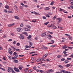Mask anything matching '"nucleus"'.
<instances>
[{"instance_id": "nucleus-1", "label": "nucleus", "mask_w": 73, "mask_h": 73, "mask_svg": "<svg viewBox=\"0 0 73 73\" xmlns=\"http://www.w3.org/2000/svg\"><path fill=\"white\" fill-rule=\"evenodd\" d=\"M19 38L21 40H24L25 39L24 36L22 34H20V36H19Z\"/></svg>"}, {"instance_id": "nucleus-2", "label": "nucleus", "mask_w": 73, "mask_h": 73, "mask_svg": "<svg viewBox=\"0 0 73 73\" xmlns=\"http://www.w3.org/2000/svg\"><path fill=\"white\" fill-rule=\"evenodd\" d=\"M60 72H62V73H71L70 72H69L67 71H65V70H60Z\"/></svg>"}, {"instance_id": "nucleus-3", "label": "nucleus", "mask_w": 73, "mask_h": 73, "mask_svg": "<svg viewBox=\"0 0 73 73\" xmlns=\"http://www.w3.org/2000/svg\"><path fill=\"white\" fill-rule=\"evenodd\" d=\"M17 30L18 32H21L23 31V29H22V28H18L17 29Z\"/></svg>"}, {"instance_id": "nucleus-4", "label": "nucleus", "mask_w": 73, "mask_h": 73, "mask_svg": "<svg viewBox=\"0 0 73 73\" xmlns=\"http://www.w3.org/2000/svg\"><path fill=\"white\" fill-rule=\"evenodd\" d=\"M14 69L16 71V72H17V73L20 72V70H19V68H17L16 67H14Z\"/></svg>"}, {"instance_id": "nucleus-5", "label": "nucleus", "mask_w": 73, "mask_h": 73, "mask_svg": "<svg viewBox=\"0 0 73 73\" xmlns=\"http://www.w3.org/2000/svg\"><path fill=\"white\" fill-rule=\"evenodd\" d=\"M24 30L26 32H27V31L29 32V31H31V30H30V29H28L26 27H25L24 28Z\"/></svg>"}, {"instance_id": "nucleus-6", "label": "nucleus", "mask_w": 73, "mask_h": 73, "mask_svg": "<svg viewBox=\"0 0 73 73\" xmlns=\"http://www.w3.org/2000/svg\"><path fill=\"white\" fill-rule=\"evenodd\" d=\"M41 36L42 37H45V36H46V32H45L41 34Z\"/></svg>"}, {"instance_id": "nucleus-7", "label": "nucleus", "mask_w": 73, "mask_h": 73, "mask_svg": "<svg viewBox=\"0 0 73 73\" xmlns=\"http://www.w3.org/2000/svg\"><path fill=\"white\" fill-rule=\"evenodd\" d=\"M57 20L59 21V22H61L62 21V18H57Z\"/></svg>"}, {"instance_id": "nucleus-8", "label": "nucleus", "mask_w": 73, "mask_h": 73, "mask_svg": "<svg viewBox=\"0 0 73 73\" xmlns=\"http://www.w3.org/2000/svg\"><path fill=\"white\" fill-rule=\"evenodd\" d=\"M52 29H57V27L54 26V25L53 26H52Z\"/></svg>"}, {"instance_id": "nucleus-9", "label": "nucleus", "mask_w": 73, "mask_h": 73, "mask_svg": "<svg viewBox=\"0 0 73 73\" xmlns=\"http://www.w3.org/2000/svg\"><path fill=\"white\" fill-rule=\"evenodd\" d=\"M14 17L15 19H16L17 20H20V18L17 16H14Z\"/></svg>"}, {"instance_id": "nucleus-10", "label": "nucleus", "mask_w": 73, "mask_h": 73, "mask_svg": "<svg viewBox=\"0 0 73 73\" xmlns=\"http://www.w3.org/2000/svg\"><path fill=\"white\" fill-rule=\"evenodd\" d=\"M66 48H67V46L66 45H64L63 46L62 49H66Z\"/></svg>"}, {"instance_id": "nucleus-11", "label": "nucleus", "mask_w": 73, "mask_h": 73, "mask_svg": "<svg viewBox=\"0 0 73 73\" xmlns=\"http://www.w3.org/2000/svg\"><path fill=\"white\" fill-rule=\"evenodd\" d=\"M48 72H49V73H50V72L52 73V72H53V70L52 69L49 70H48Z\"/></svg>"}, {"instance_id": "nucleus-12", "label": "nucleus", "mask_w": 73, "mask_h": 73, "mask_svg": "<svg viewBox=\"0 0 73 73\" xmlns=\"http://www.w3.org/2000/svg\"><path fill=\"white\" fill-rule=\"evenodd\" d=\"M15 25V23H13L9 25H8V27H11V26H13V25Z\"/></svg>"}, {"instance_id": "nucleus-13", "label": "nucleus", "mask_w": 73, "mask_h": 73, "mask_svg": "<svg viewBox=\"0 0 73 73\" xmlns=\"http://www.w3.org/2000/svg\"><path fill=\"white\" fill-rule=\"evenodd\" d=\"M32 38V35H29L28 37H27L28 39H30L31 38Z\"/></svg>"}, {"instance_id": "nucleus-14", "label": "nucleus", "mask_w": 73, "mask_h": 73, "mask_svg": "<svg viewBox=\"0 0 73 73\" xmlns=\"http://www.w3.org/2000/svg\"><path fill=\"white\" fill-rule=\"evenodd\" d=\"M44 9L45 10H49L50 9V8L48 7H46L44 8Z\"/></svg>"}, {"instance_id": "nucleus-15", "label": "nucleus", "mask_w": 73, "mask_h": 73, "mask_svg": "<svg viewBox=\"0 0 73 73\" xmlns=\"http://www.w3.org/2000/svg\"><path fill=\"white\" fill-rule=\"evenodd\" d=\"M13 62L15 63H18V62H19V61L17 60H14Z\"/></svg>"}, {"instance_id": "nucleus-16", "label": "nucleus", "mask_w": 73, "mask_h": 73, "mask_svg": "<svg viewBox=\"0 0 73 73\" xmlns=\"http://www.w3.org/2000/svg\"><path fill=\"white\" fill-rule=\"evenodd\" d=\"M46 16L47 17H48V18H49V17H50V15L48 14H47L46 15Z\"/></svg>"}, {"instance_id": "nucleus-17", "label": "nucleus", "mask_w": 73, "mask_h": 73, "mask_svg": "<svg viewBox=\"0 0 73 73\" xmlns=\"http://www.w3.org/2000/svg\"><path fill=\"white\" fill-rule=\"evenodd\" d=\"M48 56V54H45L44 56H43V58H45V57H46V56Z\"/></svg>"}, {"instance_id": "nucleus-18", "label": "nucleus", "mask_w": 73, "mask_h": 73, "mask_svg": "<svg viewBox=\"0 0 73 73\" xmlns=\"http://www.w3.org/2000/svg\"><path fill=\"white\" fill-rule=\"evenodd\" d=\"M59 68H60L61 69H62V68H64V66H61V65H59Z\"/></svg>"}, {"instance_id": "nucleus-19", "label": "nucleus", "mask_w": 73, "mask_h": 73, "mask_svg": "<svg viewBox=\"0 0 73 73\" xmlns=\"http://www.w3.org/2000/svg\"><path fill=\"white\" fill-rule=\"evenodd\" d=\"M32 21L33 23H36V22H37V21L35 20H32Z\"/></svg>"}, {"instance_id": "nucleus-20", "label": "nucleus", "mask_w": 73, "mask_h": 73, "mask_svg": "<svg viewBox=\"0 0 73 73\" xmlns=\"http://www.w3.org/2000/svg\"><path fill=\"white\" fill-rule=\"evenodd\" d=\"M53 25H54L53 24H52L51 25H48V28H50V27H52V26H53Z\"/></svg>"}, {"instance_id": "nucleus-21", "label": "nucleus", "mask_w": 73, "mask_h": 73, "mask_svg": "<svg viewBox=\"0 0 73 73\" xmlns=\"http://www.w3.org/2000/svg\"><path fill=\"white\" fill-rule=\"evenodd\" d=\"M44 60V58H40V62H42V61H43Z\"/></svg>"}, {"instance_id": "nucleus-22", "label": "nucleus", "mask_w": 73, "mask_h": 73, "mask_svg": "<svg viewBox=\"0 0 73 73\" xmlns=\"http://www.w3.org/2000/svg\"><path fill=\"white\" fill-rule=\"evenodd\" d=\"M29 43L30 45L31 46H32L33 45V44H32V43L31 42H29Z\"/></svg>"}, {"instance_id": "nucleus-23", "label": "nucleus", "mask_w": 73, "mask_h": 73, "mask_svg": "<svg viewBox=\"0 0 73 73\" xmlns=\"http://www.w3.org/2000/svg\"><path fill=\"white\" fill-rule=\"evenodd\" d=\"M49 24V22H47L44 23V24L45 25H47V24Z\"/></svg>"}, {"instance_id": "nucleus-24", "label": "nucleus", "mask_w": 73, "mask_h": 73, "mask_svg": "<svg viewBox=\"0 0 73 73\" xmlns=\"http://www.w3.org/2000/svg\"><path fill=\"white\" fill-rule=\"evenodd\" d=\"M48 37H50V38H53V36H52L50 35H48Z\"/></svg>"}, {"instance_id": "nucleus-25", "label": "nucleus", "mask_w": 73, "mask_h": 73, "mask_svg": "<svg viewBox=\"0 0 73 73\" xmlns=\"http://www.w3.org/2000/svg\"><path fill=\"white\" fill-rule=\"evenodd\" d=\"M70 66V64H68L66 65V66L67 67H69V66Z\"/></svg>"}, {"instance_id": "nucleus-26", "label": "nucleus", "mask_w": 73, "mask_h": 73, "mask_svg": "<svg viewBox=\"0 0 73 73\" xmlns=\"http://www.w3.org/2000/svg\"><path fill=\"white\" fill-rule=\"evenodd\" d=\"M54 3V2L52 1L51 2L50 5H53Z\"/></svg>"}, {"instance_id": "nucleus-27", "label": "nucleus", "mask_w": 73, "mask_h": 73, "mask_svg": "<svg viewBox=\"0 0 73 73\" xmlns=\"http://www.w3.org/2000/svg\"><path fill=\"white\" fill-rule=\"evenodd\" d=\"M68 55H69V54H65L63 55L64 57H66V56H67Z\"/></svg>"}, {"instance_id": "nucleus-28", "label": "nucleus", "mask_w": 73, "mask_h": 73, "mask_svg": "<svg viewBox=\"0 0 73 73\" xmlns=\"http://www.w3.org/2000/svg\"><path fill=\"white\" fill-rule=\"evenodd\" d=\"M5 8L7 9H9V6H5Z\"/></svg>"}, {"instance_id": "nucleus-29", "label": "nucleus", "mask_w": 73, "mask_h": 73, "mask_svg": "<svg viewBox=\"0 0 73 73\" xmlns=\"http://www.w3.org/2000/svg\"><path fill=\"white\" fill-rule=\"evenodd\" d=\"M68 60H65L64 61V63L65 64H67V63H68Z\"/></svg>"}, {"instance_id": "nucleus-30", "label": "nucleus", "mask_w": 73, "mask_h": 73, "mask_svg": "<svg viewBox=\"0 0 73 73\" xmlns=\"http://www.w3.org/2000/svg\"><path fill=\"white\" fill-rule=\"evenodd\" d=\"M62 57V56L61 55H59L57 56V57L58 58H60V57Z\"/></svg>"}, {"instance_id": "nucleus-31", "label": "nucleus", "mask_w": 73, "mask_h": 73, "mask_svg": "<svg viewBox=\"0 0 73 73\" xmlns=\"http://www.w3.org/2000/svg\"><path fill=\"white\" fill-rule=\"evenodd\" d=\"M68 49H72L73 48V47H68Z\"/></svg>"}, {"instance_id": "nucleus-32", "label": "nucleus", "mask_w": 73, "mask_h": 73, "mask_svg": "<svg viewBox=\"0 0 73 73\" xmlns=\"http://www.w3.org/2000/svg\"><path fill=\"white\" fill-rule=\"evenodd\" d=\"M14 57L15 58H17V57H19V55H16Z\"/></svg>"}, {"instance_id": "nucleus-33", "label": "nucleus", "mask_w": 73, "mask_h": 73, "mask_svg": "<svg viewBox=\"0 0 73 73\" xmlns=\"http://www.w3.org/2000/svg\"><path fill=\"white\" fill-rule=\"evenodd\" d=\"M36 61L37 62H39V61H40V58H39L38 59H37L36 60Z\"/></svg>"}, {"instance_id": "nucleus-34", "label": "nucleus", "mask_w": 73, "mask_h": 73, "mask_svg": "<svg viewBox=\"0 0 73 73\" xmlns=\"http://www.w3.org/2000/svg\"><path fill=\"white\" fill-rule=\"evenodd\" d=\"M17 54V52H14L13 54V55H16V54Z\"/></svg>"}, {"instance_id": "nucleus-35", "label": "nucleus", "mask_w": 73, "mask_h": 73, "mask_svg": "<svg viewBox=\"0 0 73 73\" xmlns=\"http://www.w3.org/2000/svg\"><path fill=\"white\" fill-rule=\"evenodd\" d=\"M69 57H71V58H73V53H72V55L70 56H69Z\"/></svg>"}, {"instance_id": "nucleus-36", "label": "nucleus", "mask_w": 73, "mask_h": 73, "mask_svg": "<svg viewBox=\"0 0 73 73\" xmlns=\"http://www.w3.org/2000/svg\"><path fill=\"white\" fill-rule=\"evenodd\" d=\"M61 60L62 61H64L65 60V58H62L61 59Z\"/></svg>"}, {"instance_id": "nucleus-37", "label": "nucleus", "mask_w": 73, "mask_h": 73, "mask_svg": "<svg viewBox=\"0 0 73 73\" xmlns=\"http://www.w3.org/2000/svg\"><path fill=\"white\" fill-rule=\"evenodd\" d=\"M3 12H5V13H7V12H8V11H7V10H5L3 11Z\"/></svg>"}, {"instance_id": "nucleus-38", "label": "nucleus", "mask_w": 73, "mask_h": 73, "mask_svg": "<svg viewBox=\"0 0 73 73\" xmlns=\"http://www.w3.org/2000/svg\"><path fill=\"white\" fill-rule=\"evenodd\" d=\"M67 60H72V58H67Z\"/></svg>"}, {"instance_id": "nucleus-39", "label": "nucleus", "mask_w": 73, "mask_h": 73, "mask_svg": "<svg viewBox=\"0 0 73 73\" xmlns=\"http://www.w3.org/2000/svg\"><path fill=\"white\" fill-rule=\"evenodd\" d=\"M29 72L31 73L32 72V70H29Z\"/></svg>"}, {"instance_id": "nucleus-40", "label": "nucleus", "mask_w": 73, "mask_h": 73, "mask_svg": "<svg viewBox=\"0 0 73 73\" xmlns=\"http://www.w3.org/2000/svg\"><path fill=\"white\" fill-rule=\"evenodd\" d=\"M0 69H1L2 70H3L4 71H5V69L1 67H0Z\"/></svg>"}, {"instance_id": "nucleus-41", "label": "nucleus", "mask_w": 73, "mask_h": 73, "mask_svg": "<svg viewBox=\"0 0 73 73\" xmlns=\"http://www.w3.org/2000/svg\"><path fill=\"white\" fill-rule=\"evenodd\" d=\"M27 28H28L31 29V26L29 25H27Z\"/></svg>"}, {"instance_id": "nucleus-42", "label": "nucleus", "mask_w": 73, "mask_h": 73, "mask_svg": "<svg viewBox=\"0 0 73 73\" xmlns=\"http://www.w3.org/2000/svg\"><path fill=\"white\" fill-rule=\"evenodd\" d=\"M8 72H9V73H11V70H7Z\"/></svg>"}, {"instance_id": "nucleus-43", "label": "nucleus", "mask_w": 73, "mask_h": 73, "mask_svg": "<svg viewBox=\"0 0 73 73\" xmlns=\"http://www.w3.org/2000/svg\"><path fill=\"white\" fill-rule=\"evenodd\" d=\"M42 18L43 19H44V20H46V18L45 17L43 16L42 17Z\"/></svg>"}, {"instance_id": "nucleus-44", "label": "nucleus", "mask_w": 73, "mask_h": 73, "mask_svg": "<svg viewBox=\"0 0 73 73\" xmlns=\"http://www.w3.org/2000/svg\"><path fill=\"white\" fill-rule=\"evenodd\" d=\"M56 17L55 16H54L53 18V20H56Z\"/></svg>"}, {"instance_id": "nucleus-45", "label": "nucleus", "mask_w": 73, "mask_h": 73, "mask_svg": "<svg viewBox=\"0 0 73 73\" xmlns=\"http://www.w3.org/2000/svg\"><path fill=\"white\" fill-rule=\"evenodd\" d=\"M17 46H20V44L19 43H17Z\"/></svg>"}, {"instance_id": "nucleus-46", "label": "nucleus", "mask_w": 73, "mask_h": 73, "mask_svg": "<svg viewBox=\"0 0 73 73\" xmlns=\"http://www.w3.org/2000/svg\"><path fill=\"white\" fill-rule=\"evenodd\" d=\"M11 72L12 73H16V72L14 71V70H12Z\"/></svg>"}, {"instance_id": "nucleus-47", "label": "nucleus", "mask_w": 73, "mask_h": 73, "mask_svg": "<svg viewBox=\"0 0 73 73\" xmlns=\"http://www.w3.org/2000/svg\"><path fill=\"white\" fill-rule=\"evenodd\" d=\"M19 69H20V70H22V68H21V67L20 66L19 67Z\"/></svg>"}, {"instance_id": "nucleus-48", "label": "nucleus", "mask_w": 73, "mask_h": 73, "mask_svg": "<svg viewBox=\"0 0 73 73\" xmlns=\"http://www.w3.org/2000/svg\"><path fill=\"white\" fill-rule=\"evenodd\" d=\"M8 69H9L8 70H13L11 68H10V67H9L8 68Z\"/></svg>"}, {"instance_id": "nucleus-49", "label": "nucleus", "mask_w": 73, "mask_h": 73, "mask_svg": "<svg viewBox=\"0 0 73 73\" xmlns=\"http://www.w3.org/2000/svg\"><path fill=\"white\" fill-rule=\"evenodd\" d=\"M12 50V49L11 48H9L8 49V50L9 51H11V50Z\"/></svg>"}, {"instance_id": "nucleus-50", "label": "nucleus", "mask_w": 73, "mask_h": 73, "mask_svg": "<svg viewBox=\"0 0 73 73\" xmlns=\"http://www.w3.org/2000/svg\"><path fill=\"white\" fill-rule=\"evenodd\" d=\"M48 13L50 15H53V13H51V12H49Z\"/></svg>"}, {"instance_id": "nucleus-51", "label": "nucleus", "mask_w": 73, "mask_h": 73, "mask_svg": "<svg viewBox=\"0 0 73 73\" xmlns=\"http://www.w3.org/2000/svg\"><path fill=\"white\" fill-rule=\"evenodd\" d=\"M36 66L34 67V68H33L34 70H36Z\"/></svg>"}, {"instance_id": "nucleus-52", "label": "nucleus", "mask_w": 73, "mask_h": 73, "mask_svg": "<svg viewBox=\"0 0 73 73\" xmlns=\"http://www.w3.org/2000/svg\"><path fill=\"white\" fill-rule=\"evenodd\" d=\"M20 26L21 27H23V23H21Z\"/></svg>"}, {"instance_id": "nucleus-53", "label": "nucleus", "mask_w": 73, "mask_h": 73, "mask_svg": "<svg viewBox=\"0 0 73 73\" xmlns=\"http://www.w3.org/2000/svg\"><path fill=\"white\" fill-rule=\"evenodd\" d=\"M40 73H43V72H44V71H43V70H40Z\"/></svg>"}, {"instance_id": "nucleus-54", "label": "nucleus", "mask_w": 73, "mask_h": 73, "mask_svg": "<svg viewBox=\"0 0 73 73\" xmlns=\"http://www.w3.org/2000/svg\"><path fill=\"white\" fill-rule=\"evenodd\" d=\"M70 40H72V37H69L68 38Z\"/></svg>"}, {"instance_id": "nucleus-55", "label": "nucleus", "mask_w": 73, "mask_h": 73, "mask_svg": "<svg viewBox=\"0 0 73 73\" xmlns=\"http://www.w3.org/2000/svg\"><path fill=\"white\" fill-rule=\"evenodd\" d=\"M34 59H35V58H33V57H32L31 58V60H32V61L34 60Z\"/></svg>"}, {"instance_id": "nucleus-56", "label": "nucleus", "mask_w": 73, "mask_h": 73, "mask_svg": "<svg viewBox=\"0 0 73 73\" xmlns=\"http://www.w3.org/2000/svg\"><path fill=\"white\" fill-rule=\"evenodd\" d=\"M49 33H50V35H53V33L52 32H48Z\"/></svg>"}, {"instance_id": "nucleus-57", "label": "nucleus", "mask_w": 73, "mask_h": 73, "mask_svg": "<svg viewBox=\"0 0 73 73\" xmlns=\"http://www.w3.org/2000/svg\"><path fill=\"white\" fill-rule=\"evenodd\" d=\"M23 7H26V8H27L28 6L27 5H24V6H23Z\"/></svg>"}, {"instance_id": "nucleus-58", "label": "nucleus", "mask_w": 73, "mask_h": 73, "mask_svg": "<svg viewBox=\"0 0 73 73\" xmlns=\"http://www.w3.org/2000/svg\"><path fill=\"white\" fill-rule=\"evenodd\" d=\"M8 13H13L12 11H8Z\"/></svg>"}, {"instance_id": "nucleus-59", "label": "nucleus", "mask_w": 73, "mask_h": 73, "mask_svg": "<svg viewBox=\"0 0 73 73\" xmlns=\"http://www.w3.org/2000/svg\"><path fill=\"white\" fill-rule=\"evenodd\" d=\"M8 41H12V39H10L8 40Z\"/></svg>"}, {"instance_id": "nucleus-60", "label": "nucleus", "mask_w": 73, "mask_h": 73, "mask_svg": "<svg viewBox=\"0 0 73 73\" xmlns=\"http://www.w3.org/2000/svg\"><path fill=\"white\" fill-rule=\"evenodd\" d=\"M45 73H49L48 70V71H46L45 72Z\"/></svg>"}, {"instance_id": "nucleus-61", "label": "nucleus", "mask_w": 73, "mask_h": 73, "mask_svg": "<svg viewBox=\"0 0 73 73\" xmlns=\"http://www.w3.org/2000/svg\"><path fill=\"white\" fill-rule=\"evenodd\" d=\"M55 73H62V72H61V71H60V72H56Z\"/></svg>"}, {"instance_id": "nucleus-62", "label": "nucleus", "mask_w": 73, "mask_h": 73, "mask_svg": "<svg viewBox=\"0 0 73 73\" xmlns=\"http://www.w3.org/2000/svg\"><path fill=\"white\" fill-rule=\"evenodd\" d=\"M13 44H16V41H14L13 42Z\"/></svg>"}, {"instance_id": "nucleus-63", "label": "nucleus", "mask_w": 73, "mask_h": 73, "mask_svg": "<svg viewBox=\"0 0 73 73\" xmlns=\"http://www.w3.org/2000/svg\"><path fill=\"white\" fill-rule=\"evenodd\" d=\"M66 53H67V52L66 51H64L63 52V53L64 54H66Z\"/></svg>"}, {"instance_id": "nucleus-64", "label": "nucleus", "mask_w": 73, "mask_h": 73, "mask_svg": "<svg viewBox=\"0 0 73 73\" xmlns=\"http://www.w3.org/2000/svg\"><path fill=\"white\" fill-rule=\"evenodd\" d=\"M70 7L71 8H72V9H73V6L70 5Z\"/></svg>"}]
</instances>
